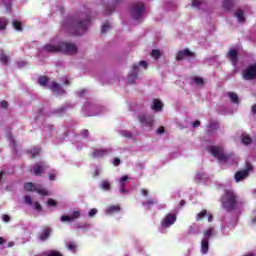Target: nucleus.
<instances>
[{
	"label": "nucleus",
	"instance_id": "23",
	"mask_svg": "<svg viewBox=\"0 0 256 256\" xmlns=\"http://www.w3.org/2000/svg\"><path fill=\"white\" fill-rule=\"evenodd\" d=\"M235 17H237L239 23H245V15L243 10L239 9L234 13Z\"/></svg>",
	"mask_w": 256,
	"mask_h": 256
},
{
	"label": "nucleus",
	"instance_id": "10",
	"mask_svg": "<svg viewBox=\"0 0 256 256\" xmlns=\"http://www.w3.org/2000/svg\"><path fill=\"white\" fill-rule=\"evenodd\" d=\"M49 169V165L46 162H39L33 166V175L36 177H42L45 170Z\"/></svg>",
	"mask_w": 256,
	"mask_h": 256
},
{
	"label": "nucleus",
	"instance_id": "47",
	"mask_svg": "<svg viewBox=\"0 0 256 256\" xmlns=\"http://www.w3.org/2000/svg\"><path fill=\"white\" fill-rule=\"evenodd\" d=\"M101 175V170L99 168H96V170L92 173V177H99Z\"/></svg>",
	"mask_w": 256,
	"mask_h": 256
},
{
	"label": "nucleus",
	"instance_id": "37",
	"mask_svg": "<svg viewBox=\"0 0 256 256\" xmlns=\"http://www.w3.org/2000/svg\"><path fill=\"white\" fill-rule=\"evenodd\" d=\"M24 203H26V205H33V198H31L29 195H26L24 197Z\"/></svg>",
	"mask_w": 256,
	"mask_h": 256
},
{
	"label": "nucleus",
	"instance_id": "40",
	"mask_svg": "<svg viewBox=\"0 0 256 256\" xmlns=\"http://www.w3.org/2000/svg\"><path fill=\"white\" fill-rule=\"evenodd\" d=\"M51 91H59L60 86L57 82H53L50 86Z\"/></svg>",
	"mask_w": 256,
	"mask_h": 256
},
{
	"label": "nucleus",
	"instance_id": "15",
	"mask_svg": "<svg viewBox=\"0 0 256 256\" xmlns=\"http://www.w3.org/2000/svg\"><path fill=\"white\" fill-rule=\"evenodd\" d=\"M44 49L46 53H61V42H59L58 45H45Z\"/></svg>",
	"mask_w": 256,
	"mask_h": 256
},
{
	"label": "nucleus",
	"instance_id": "25",
	"mask_svg": "<svg viewBox=\"0 0 256 256\" xmlns=\"http://www.w3.org/2000/svg\"><path fill=\"white\" fill-rule=\"evenodd\" d=\"M156 203L157 201H155V199L149 198L147 201L142 202V206L147 207V209H151V207H153V205Z\"/></svg>",
	"mask_w": 256,
	"mask_h": 256
},
{
	"label": "nucleus",
	"instance_id": "35",
	"mask_svg": "<svg viewBox=\"0 0 256 256\" xmlns=\"http://www.w3.org/2000/svg\"><path fill=\"white\" fill-rule=\"evenodd\" d=\"M193 81L194 83H196V85H204L205 83V80H203V78L197 76L193 78Z\"/></svg>",
	"mask_w": 256,
	"mask_h": 256
},
{
	"label": "nucleus",
	"instance_id": "6",
	"mask_svg": "<svg viewBox=\"0 0 256 256\" xmlns=\"http://www.w3.org/2000/svg\"><path fill=\"white\" fill-rule=\"evenodd\" d=\"M77 51V45L69 42H60V53L64 55H75Z\"/></svg>",
	"mask_w": 256,
	"mask_h": 256
},
{
	"label": "nucleus",
	"instance_id": "4",
	"mask_svg": "<svg viewBox=\"0 0 256 256\" xmlns=\"http://www.w3.org/2000/svg\"><path fill=\"white\" fill-rule=\"evenodd\" d=\"M253 171V165L249 163V161L246 162V168L240 171H237L234 174V179L236 183H240V181H245L247 177H249V172Z\"/></svg>",
	"mask_w": 256,
	"mask_h": 256
},
{
	"label": "nucleus",
	"instance_id": "8",
	"mask_svg": "<svg viewBox=\"0 0 256 256\" xmlns=\"http://www.w3.org/2000/svg\"><path fill=\"white\" fill-rule=\"evenodd\" d=\"M138 121L142 127H153L155 125V118L153 115L140 114L138 115Z\"/></svg>",
	"mask_w": 256,
	"mask_h": 256
},
{
	"label": "nucleus",
	"instance_id": "14",
	"mask_svg": "<svg viewBox=\"0 0 256 256\" xmlns=\"http://www.w3.org/2000/svg\"><path fill=\"white\" fill-rule=\"evenodd\" d=\"M79 217H81V212H79V211H74L71 216H69V215H63V216H61L60 219H61L62 223H65V222H72V221H75L76 219H79Z\"/></svg>",
	"mask_w": 256,
	"mask_h": 256
},
{
	"label": "nucleus",
	"instance_id": "2",
	"mask_svg": "<svg viewBox=\"0 0 256 256\" xmlns=\"http://www.w3.org/2000/svg\"><path fill=\"white\" fill-rule=\"evenodd\" d=\"M220 201L222 208L229 212L235 211L239 203L237 200V194H235V192L231 189L224 190V194L222 195Z\"/></svg>",
	"mask_w": 256,
	"mask_h": 256
},
{
	"label": "nucleus",
	"instance_id": "55",
	"mask_svg": "<svg viewBox=\"0 0 256 256\" xmlns=\"http://www.w3.org/2000/svg\"><path fill=\"white\" fill-rule=\"evenodd\" d=\"M200 125H201V121L196 120L193 122L192 127H194V129H195V128L199 127Z\"/></svg>",
	"mask_w": 256,
	"mask_h": 256
},
{
	"label": "nucleus",
	"instance_id": "41",
	"mask_svg": "<svg viewBox=\"0 0 256 256\" xmlns=\"http://www.w3.org/2000/svg\"><path fill=\"white\" fill-rule=\"evenodd\" d=\"M47 205H49V207H55L57 205V201L53 200L52 198H49L47 201Z\"/></svg>",
	"mask_w": 256,
	"mask_h": 256
},
{
	"label": "nucleus",
	"instance_id": "39",
	"mask_svg": "<svg viewBox=\"0 0 256 256\" xmlns=\"http://www.w3.org/2000/svg\"><path fill=\"white\" fill-rule=\"evenodd\" d=\"M201 5H203V2H201L200 0H192V7L199 9Z\"/></svg>",
	"mask_w": 256,
	"mask_h": 256
},
{
	"label": "nucleus",
	"instance_id": "16",
	"mask_svg": "<svg viewBox=\"0 0 256 256\" xmlns=\"http://www.w3.org/2000/svg\"><path fill=\"white\" fill-rule=\"evenodd\" d=\"M107 155H109V149H94V151L91 154V156L94 159H99V158L105 157Z\"/></svg>",
	"mask_w": 256,
	"mask_h": 256
},
{
	"label": "nucleus",
	"instance_id": "17",
	"mask_svg": "<svg viewBox=\"0 0 256 256\" xmlns=\"http://www.w3.org/2000/svg\"><path fill=\"white\" fill-rule=\"evenodd\" d=\"M152 111H155L156 113H159L161 111H163V102H161V100L155 98L153 100V104L151 106Z\"/></svg>",
	"mask_w": 256,
	"mask_h": 256
},
{
	"label": "nucleus",
	"instance_id": "28",
	"mask_svg": "<svg viewBox=\"0 0 256 256\" xmlns=\"http://www.w3.org/2000/svg\"><path fill=\"white\" fill-rule=\"evenodd\" d=\"M8 21L7 18L1 17L0 18V31H5L7 29Z\"/></svg>",
	"mask_w": 256,
	"mask_h": 256
},
{
	"label": "nucleus",
	"instance_id": "18",
	"mask_svg": "<svg viewBox=\"0 0 256 256\" xmlns=\"http://www.w3.org/2000/svg\"><path fill=\"white\" fill-rule=\"evenodd\" d=\"M132 67H133V71L134 72H132V73H130L128 75V81L131 84H133V83H135V81H137V72H135V71L139 70V65L138 64H134Z\"/></svg>",
	"mask_w": 256,
	"mask_h": 256
},
{
	"label": "nucleus",
	"instance_id": "30",
	"mask_svg": "<svg viewBox=\"0 0 256 256\" xmlns=\"http://www.w3.org/2000/svg\"><path fill=\"white\" fill-rule=\"evenodd\" d=\"M101 189H104V191H109V189H111V182H109V180H103L101 182Z\"/></svg>",
	"mask_w": 256,
	"mask_h": 256
},
{
	"label": "nucleus",
	"instance_id": "33",
	"mask_svg": "<svg viewBox=\"0 0 256 256\" xmlns=\"http://www.w3.org/2000/svg\"><path fill=\"white\" fill-rule=\"evenodd\" d=\"M0 61L3 63V65H7L9 63V57L5 54L0 55Z\"/></svg>",
	"mask_w": 256,
	"mask_h": 256
},
{
	"label": "nucleus",
	"instance_id": "19",
	"mask_svg": "<svg viewBox=\"0 0 256 256\" xmlns=\"http://www.w3.org/2000/svg\"><path fill=\"white\" fill-rule=\"evenodd\" d=\"M51 235V228L45 227L43 228L42 233L38 236L40 241H47L49 239V236Z\"/></svg>",
	"mask_w": 256,
	"mask_h": 256
},
{
	"label": "nucleus",
	"instance_id": "58",
	"mask_svg": "<svg viewBox=\"0 0 256 256\" xmlns=\"http://www.w3.org/2000/svg\"><path fill=\"white\" fill-rule=\"evenodd\" d=\"M122 135L123 137L131 138V132H123Z\"/></svg>",
	"mask_w": 256,
	"mask_h": 256
},
{
	"label": "nucleus",
	"instance_id": "54",
	"mask_svg": "<svg viewBox=\"0 0 256 256\" xmlns=\"http://www.w3.org/2000/svg\"><path fill=\"white\" fill-rule=\"evenodd\" d=\"M54 113H65V107L62 106V107L54 110Z\"/></svg>",
	"mask_w": 256,
	"mask_h": 256
},
{
	"label": "nucleus",
	"instance_id": "56",
	"mask_svg": "<svg viewBox=\"0 0 256 256\" xmlns=\"http://www.w3.org/2000/svg\"><path fill=\"white\" fill-rule=\"evenodd\" d=\"M9 221H11V217H9V215H4L3 222L4 223H9Z\"/></svg>",
	"mask_w": 256,
	"mask_h": 256
},
{
	"label": "nucleus",
	"instance_id": "42",
	"mask_svg": "<svg viewBox=\"0 0 256 256\" xmlns=\"http://www.w3.org/2000/svg\"><path fill=\"white\" fill-rule=\"evenodd\" d=\"M94 215H97V208H92V209H90V211L88 212V216H89V217H94Z\"/></svg>",
	"mask_w": 256,
	"mask_h": 256
},
{
	"label": "nucleus",
	"instance_id": "61",
	"mask_svg": "<svg viewBox=\"0 0 256 256\" xmlns=\"http://www.w3.org/2000/svg\"><path fill=\"white\" fill-rule=\"evenodd\" d=\"M6 242L5 238L0 237V245H3Z\"/></svg>",
	"mask_w": 256,
	"mask_h": 256
},
{
	"label": "nucleus",
	"instance_id": "36",
	"mask_svg": "<svg viewBox=\"0 0 256 256\" xmlns=\"http://www.w3.org/2000/svg\"><path fill=\"white\" fill-rule=\"evenodd\" d=\"M210 129H212V131H217V129H219V122L215 121V122H211L209 124Z\"/></svg>",
	"mask_w": 256,
	"mask_h": 256
},
{
	"label": "nucleus",
	"instance_id": "38",
	"mask_svg": "<svg viewBox=\"0 0 256 256\" xmlns=\"http://www.w3.org/2000/svg\"><path fill=\"white\" fill-rule=\"evenodd\" d=\"M24 189H25V191H33V183L32 182L25 183Z\"/></svg>",
	"mask_w": 256,
	"mask_h": 256
},
{
	"label": "nucleus",
	"instance_id": "59",
	"mask_svg": "<svg viewBox=\"0 0 256 256\" xmlns=\"http://www.w3.org/2000/svg\"><path fill=\"white\" fill-rule=\"evenodd\" d=\"M129 177L127 175L123 176L120 181H122L123 183H125V181H128Z\"/></svg>",
	"mask_w": 256,
	"mask_h": 256
},
{
	"label": "nucleus",
	"instance_id": "27",
	"mask_svg": "<svg viewBox=\"0 0 256 256\" xmlns=\"http://www.w3.org/2000/svg\"><path fill=\"white\" fill-rule=\"evenodd\" d=\"M222 7L227 11L233 9V0H224L222 3Z\"/></svg>",
	"mask_w": 256,
	"mask_h": 256
},
{
	"label": "nucleus",
	"instance_id": "60",
	"mask_svg": "<svg viewBox=\"0 0 256 256\" xmlns=\"http://www.w3.org/2000/svg\"><path fill=\"white\" fill-rule=\"evenodd\" d=\"M120 192H122L124 195H127V193H129V191H127V189L125 188H120Z\"/></svg>",
	"mask_w": 256,
	"mask_h": 256
},
{
	"label": "nucleus",
	"instance_id": "31",
	"mask_svg": "<svg viewBox=\"0 0 256 256\" xmlns=\"http://www.w3.org/2000/svg\"><path fill=\"white\" fill-rule=\"evenodd\" d=\"M13 27L16 31H23V24L17 20L13 21Z\"/></svg>",
	"mask_w": 256,
	"mask_h": 256
},
{
	"label": "nucleus",
	"instance_id": "29",
	"mask_svg": "<svg viewBox=\"0 0 256 256\" xmlns=\"http://www.w3.org/2000/svg\"><path fill=\"white\" fill-rule=\"evenodd\" d=\"M38 83H39V85H41V87H45V85H47V83H49V78H47V76H40L38 78Z\"/></svg>",
	"mask_w": 256,
	"mask_h": 256
},
{
	"label": "nucleus",
	"instance_id": "62",
	"mask_svg": "<svg viewBox=\"0 0 256 256\" xmlns=\"http://www.w3.org/2000/svg\"><path fill=\"white\" fill-rule=\"evenodd\" d=\"M252 113L256 114V104L252 106Z\"/></svg>",
	"mask_w": 256,
	"mask_h": 256
},
{
	"label": "nucleus",
	"instance_id": "50",
	"mask_svg": "<svg viewBox=\"0 0 256 256\" xmlns=\"http://www.w3.org/2000/svg\"><path fill=\"white\" fill-rule=\"evenodd\" d=\"M113 165H115V167H119V165H121V159L115 158L113 161Z\"/></svg>",
	"mask_w": 256,
	"mask_h": 256
},
{
	"label": "nucleus",
	"instance_id": "43",
	"mask_svg": "<svg viewBox=\"0 0 256 256\" xmlns=\"http://www.w3.org/2000/svg\"><path fill=\"white\" fill-rule=\"evenodd\" d=\"M0 107H2V109H7L9 107V102L2 100L0 102Z\"/></svg>",
	"mask_w": 256,
	"mask_h": 256
},
{
	"label": "nucleus",
	"instance_id": "3",
	"mask_svg": "<svg viewBox=\"0 0 256 256\" xmlns=\"http://www.w3.org/2000/svg\"><path fill=\"white\" fill-rule=\"evenodd\" d=\"M209 153L215 157L220 163H229V161H235L234 153H225V149L221 146H210L208 148Z\"/></svg>",
	"mask_w": 256,
	"mask_h": 256
},
{
	"label": "nucleus",
	"instance_id": "45",
	"mask_svg": "<svg viewBox=\"0 0 256 256\" xmlns=\"http://www.w3.org/2000/svg\"><path fill=\"white\" fill-rule=\"evenodd\" d=\"M47 256H63L59 251H52Z\"/></svg>",
	"mask_w": 256,
	"mask_h": 256
},
{
	"label": "nucleus",
	"instance_id": "20",
	"mask_svg": "<svg viewBox=\"0 0 256 256\" xmlns=\"http://www.w3.org/2000/svg\"><path fill=\"white\" fill-rule=\"evenodd\" d=\"M213 235H215V229L214 228H208V229L204 230L203 240L204 241H209V239H211V237H213Z\"/></svg>",
	"mask_w": 256,
	"mask_h": 256
},
{
	"label": "nucleus",
	"instance_id": "22",
	"mask_svg": "<svg viewBox=\"0 0 256 256\" xmlns=\"http://www.w3.org/2000/svg\"><path fill=\"white\" fill-rule=\"evenodd\" d=\"M121 211V207L119 205H112L107 210L106 213L111 215L113 213H119Z\"/></svg>",
	"mask_w": 256,
	"mask_h": 256
},
{
	"label": "nucleus",
	"instance_id": "63",
	"mask_svg": "<svg viewBox=\"0 0 256 256\" xmlns=\"http://www.w3.org/2000/svg\"><path fill=\"white\" fill-rule=\"evenodd\" d=\"M125 182H122L121 180H120V188H125Z\"/></svg>",
	"mask_w": 256,
	"mask_h": 256
},
{
	"label": "nucleus",
	"instance_id": "5",
	"mask_svg": "<svg viewBox=\"0 0 256 256\" xmlns=\"http://www.w3.org/2000/svg\"><path fill=\"white\" fill-rule=\"evenodd\" d=\"M145 11V4L143 2L135 3L131 6V13L135 21H139Z\"/></svg>",
	"mask_w": 256,
	"mask_h": 256
},
{
	"label": "nucleus",
	"instance_id": "52",
	"mask_svg": "<svg viewBox=\"0 0 256 256\" xmlns=\"http://www.w3.org/2000/svg\"><path fill=\"white\" fill-rule=\"evenodd\" d=\"M139 65H141V67H143L144 69H147V67H148L147 61H145V60L140 61Z\"/></svg>",
	"mask_w": 256,
	"mask_h": 256
},
{
	"label": "nucleus",
	"instance_id": "48",
	"mask_svg": "<svg viewBox=\"0 0 256 256\" xmlns=\"http://www.w3.org/2000/svg\"><path fill=\"white\" fill-rule=\"evenodd\" d=\"M81 135L82 137H85V138L89 137V130L87 129L82 130Z\"/></svg>",
	"mask_w": 256,
	"mask_h": 256
},
{
	"label": "nucleus",
	"instance_id": "51",
	"mask_svg": "<svg viewBox=\"0 0 256 256\" xmlns=\"http://www.w3.org/2000/svg\"><path fill=\"white\" fill-rule=\"evenodd\" d=\"M140 191H141V195H143V197H147V195H149V190H147V189L142 188Z\"/></svg>",
	"mask_w": 256,
	"mask_h": 256
},
{
	"label": "nucleus",
	"instance_id": "9",
	"mask_svg": "<svg viewBox=\"0 0 256 256\" xmlns=\"http://www.w3.org/2000/svg\"><path fill=\"white\" fill-rule=\"evenodd\" d=\"M175 221H177V215L173 213L167 214L161 221L162 229H169L172 225H175Z\"/></svg>",
	"mask_w": 256,
	"mask_h": 256
},
{
	"label": "nucleus",
	"instance_id": "11",
	"mask_svg": "<svg viewBox=\"0 0 256 256\" xmlns=\"http://www.w3.org/2000/svg\"><path fill=\"white\" fill-rule=\"evenodd\" d=\"M227 59L232 63L234 67H237V64L239 63V52L236 49H231L226 54Z\"/></svg>",
	"mask_w": 256,
	"mask_h": 256
},
{
	"label": "nucleus",
	"instance_id": "32",
	"mask_svg": "<svg viewBox=\"0 0 256 256\" xmlns=\"http://www.w3.org/2000/svg\"><path fill=\"white\" fill-rule=\"evenodd\" d=\"M151 57H153L154 59H159L161 57V51H159L158 49H153L151 51Z\"/></svg>",
	"mask_w": 256,
	"mask_h": 256
},
{
	"label": "nucleus",
	"instance_id": "49",
	"mask_svg": "<svg viewBox=\"0 0 256 256\" xmlns=\"http://www.w3.org/2000/svg\"><path fill=\"white\" fill-rule=\"evenodd\" d=\"M34 209L36 211H41V209H42L41 204L39 202H35L34 203Z\"/></svg>",
	"mask_w": 256,
	"mask_h": 256
},
{
	"label": "nucleus",
	"instance_id": "64",
	"mask_svg": "<svg viewBox=\"0 0 256 256\" xmlns=\"http://www.w3.org/2000/svg\"><path fill=\"white\" fill-rule=\"evenodd\" d=\"M251 221H252L253 225H256V216L254 218H252Z\"/></svg>",
	"mask_w": 256,
	"mask_h": 256
},
{
	"label": "nucleus",
	"instance_id": "12",
	"mask_svg": "<svg viewBox=\"0 0 256 256\" xmlns=\"http://www.w3.org/2000/svg\"><path fill=\"white\" fill-rule=\"evenodd\" d=\"M187 57H195V52L186 48L176 53V61H183V59H187Z\"/></svg>",
	"mask_w": 256,
	"mask_h": 256
},
{
	"label": "nucleus",
	"instance_id": "46",
	"mask_svg": "<svg viewBox=\"0 0 256 256\" xmlns=\"http://www.w3.org/2000/svg\"><path fill=\"white\" fill-rule=\"evenodd\" d=\"M48 178L50 179V181H55V179H57V174L50 173V174H48Z\"/></svg>",
	"mask_w": 256,
	"mask_h": 256
},
{
	"label": "nucleus",
	"instance_id": "1",
	"mask_svg": "<svg viewBox=\"0 0 256 256\" xmlns=\"http://www.w3.org/2000/svg\"><path fill=\"white\" fill-rule=\"evenodd\" d=\"M91 23V15L80 13L68 17L63 23L64 29H67L71 35H83Z\"/></svg>",
	"mask_w": 256,
	"mask_h": 256
},
{
	"label": "nucleus",
	"instance_id": "13",
	"mask_svg": "<svg viewBox=\"0 0 256 256\" xmlns=\"http://www.w3.org/2000/svg\"><path fill=\"white\" fill-rule=\"evenodd\" d=\"M204 217H207L208 223H213V214L207 210H202L196 215V221H203Z\"/></svg>",
	"mask_w": 256,
	"mask_h": 256
},
{
	"label": "nucleus",
	"instance_id": "26",
	"mask_svg": "<svg viewBox=\"0 0 256 256\" xmlns=\"http://www.w3.org/2000/svg\"><path fill=\"white\" fill-rule=\"evenodd\" d=\"M228 97L230 98V101L239 105V96L235 92H229Z\"/></svg>",
	"mask_w": 256,
	"mask_h": 256
},
{
	"label": "nucleus",
	"instance_id": "24",
	"mask_svg": "<svg viewBox=\"0 0 256 256\" xmlns=\"http://www.w3.org/2000/svg\"><path fill=\"white\" fill-rule=\"evenodd\" d=\"M241 142L243 145H251V143H253V139H251L248 134H242Z\"/></svg>",
	"mask_w": 256,
	"mask_h": 256
},
{
	"label": "nucleus",
	"instance_id": "21",
	"mask_svg": "<svg viewBox=\"0 0 256 256\" xmlns=\"http://www.w3.org/2000/svg\"><path fill=\"white\" fill-rule=\"evenodd\" d=\"M201 252L203 255H207L209 253V240H203L201 241Z\"/></svg>",
	"mask_w": 256,
	"mask_h": 256
},
{
	"label": "nucleus",
	"instance_id": "7",
	"mask_svg": "<svg viewBox=\"0 0 256 256\" xmlns=\"http://www.w3.org/2000/svg\"><path fill=\"white\" fill-rule=\"evenodd\" d=\"M242 79H244V81H253L256 79V63L249 65L242 71Z\"/></svg>",
	"mask_w": 256,
	"mask_h": 256
},
{
	"label": "nucleus",
	"instance_id": "34",
	"mask_svg": "<svg viewBox=\"0 0 256 256\" xmlns=\"http://www.w3.org/2000/svg\"><path fill=\"white\" fill-rule=\"evenodd\" d=\"M108 29H111V25L109 22H106L102 25L101 33H107Z\"/></svg>",
	"mask_w": 256,
	"mask_h": 256
},
{
	"label": "nucleus",
	"instance_id": "53",
	"mask_svg": "<svg viewBox=\"0 0 256 256\" xmlns=\"http://www.w3.org/2000/svg\"><path fill=\"white\" fill-rule=\"evenodd\" d=\"M157 133H158V135H163V133H165V127H163V126L159 127L157 130Z\"/></svg>",
	"mask_w": 256,
	"mask_h": 256
},
{
	"label": "nucleus",
	"instance_id": "44",
	"mask_svg": "<svg viewBox=\"0 0 256 256\" xmlns=\"http://www.w3.org/2000/svg\"><path fill=\"white\" fill-rule=\"evenodd\" d=\"M68 249L70 251H75L77 249V244H75V243L68 244Z\"/></svg>",
	"mask_w": 256,
	"mask_h": 256
},
{
	"label": "nucleus",
	"instance_id": "57",
	"mask_svg": "<svg viewBox=\"0 0 256 256\" xmlns=\"http://www.w3.org/2000/svg\"><path fill=\"white\" fill-rule=\"evenodd\" d=\"M38 193H39L40 195L45 196V195H47V190L39 189V190H38Z\"/></svg>",
	"mask_w": 256,
	"mask_h": 256
}]
</instances>
